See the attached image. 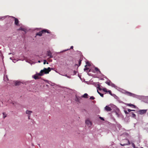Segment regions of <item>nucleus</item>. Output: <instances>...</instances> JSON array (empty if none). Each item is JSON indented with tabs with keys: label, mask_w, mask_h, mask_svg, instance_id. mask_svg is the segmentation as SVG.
Returning a JSON list of instances; mask_svg holds the SVG:
<instances>
[{
	"label": "nucleus",
	"mask_w": 148,
	"mask_h": 148,
	"mask_svg": "<svg viewBox=\"0 0 148 148\" xmlns=\"http://www.w3.org/2000/svg\"><path fill=\"white\" fill-rule=\"evenodd\" d=\"M51 70V68L50 67H48L47 69L44 68L43 70L40 71V73L35 75L34 76V78L35 79H39L40 78L39 76H42L44 74H48Z\"/></svg>",
	"instance_id": "nucleus-1"
},
{
	"label": "nucleus",
	"mask_w": 148,
	"mask_h": 148,
	"mask_svg": "<svg viewBox=\"0 0 148 148\" xmlns=\"http://www.w3.org/2000/svg\"><path fill=\"white\" fill-rule=\"evenodd\" d=\"M46 33L49 34L50 33L49 30H47V29H43L41 31L39 32L38 33H37L36 34V35L41 36L42 35V34L45 33Z\"/></svg>",
	"instance_id": "nucleus-2"
},
{
	"label": "nucleus",
	"mask_w": 148,
	"mask_h": 148,
	"mask_svg": "<svg viewBox=\"0 0 148 148\" xmlns=\"http://www.w3.org/2000/svg\"><path fill=\"white\" fill-rule=\"evenodd\" d=\"M106 83L108 85L111 86L112 87H115V84L112 83L110 80H108L106 81Z\"/></svg>",
	"instance_id": "nucleus-3"
},
{
	"label": "nucleus",
	"mask_w": 148,
	"mask_h": 148,
	"mask_svg": "<svg viewBox=\"0 0 148 148\" xmlns=\"http://www.w3.org/2000/svg\"><path fill=\"white\" fill-rule=\"evenodd\" d=\"M125 94L128 96L133 97H134L136 95L135 94L128 91H125Z\"/></svg>",
	"instance_id": "nucleus-4"
},
{
	"label": "nucleus",
	"mask_w": 148,
	"mask_h": 148,
	"mask_svg": "<svg viewBox=\"0 0 148 148\" xmlns=\"http://www.w3.org/2000/svg\"><path fill=\"white\" fill-rule=\"evenodd\" d=\"M85 123L86 125H87L89 127H90L91 125V122L89 120V119H87Z\"/></svg>",
	"instance_id": "nucleus-5"
},
{
	"label": "nucleus",
	"mask_w": 148,
	"mask_h": 148,
	"mask_svg": "<svg viewBox=\"0 0 148 148\" xmlns=\"http://www.w3.org/2000/svg\"><path fill=\"white\" fill-rule=\"evenodd\" d=\"M147 110H140L138 111V113L140 114H143L145 113Z\"/></svg>",
	"instance_id": "nucleus-6"
},
{
	"label": "nucleus",
	"mask_w": 148,
	"mask_h": 148,
	"mask_svg": "<svg viewBox=\"0 0 148 148\" xmlns=\"http://www.w3.org/2000/svg\"><path fill=\"white\" fill-rule=\"evenodd\" d=\"M12 17L14 19V23L15 25H18V23H19V21L18 19L16 18Z\"/></svg>",
	"instance_id": "nucleus-7"
},
{
	"label": "nucleus",
	"mask_w": 148,
	"mask_h": 148,
	"mask_svg": "<svg viewBox=\"0 0 148 148\" xmlns=\"http://www.w3.org/2000/svg\"><path fill=\"white\" fill-rule=\"evenodd\" d=\"M105 109L108 112L112 110V109L110 108V107L108 106H106L105 108Z\"/></svg>",
	"instance_id": "nucleus-8"
},
{
	"label": "nucleus",
	"mask_w": 148,
	"mask_h": 148,
	"mask_svg": "<svg viewBox=\"0 0 148 148\" xmlns=\"http://www.w3.org/2000/svg\"><path fill=\"white\" fill-rule=\"evenodd\" d=\"M47 56H49L50 58H52L53 57V56L52 55V53L50 51H47Z\"/></svg>",
	"instance_id": "nucleus-9"
},
{
	"label": "nucleus",
	"mask_w": 148,
	"mask_h": 148,
	"mask_svg": "<svg viewBox=\"0 0 148 148\" xmlns=\"http://www.w3.org/2000/svg\"><path fill=\"white\" fill-rule=\"evenodd\" d=\"M32 113V112L31 111L27 110L26 111V113L28 114V115H30Z\"/></svg>",
	"instance_id": "nucleus-10"
},
{
	"label": "nucleus",
	"mask_w": 148,
	"mask_h": 148,
	"mask_svg": "<svg viewBox=\"0 0 148 148\" xmlns=\"http://www.w3.org/2000/svg\"><path fill=\"white\" fill-rule=\"evenodd\" d=\"M127 141V142H128V143L127 144H120V145H121L122 146H124L125 145H130V143L129 141L127 139L126 140Z\"/></svg>",
	"instance_id": "nucleus-11"
},
{
	"label": "nucleus",
	"mask_w": 148,
	"mask_h": 148,
	"mask_svg": "<svg viewBox=\"0 0 148 148\" xmlns=\"http://www.w3.org/2000/svg\"><path fill=\"white\" fill-rule=\"evenodd\" d=\"M98 88L99 89V90H102V89L100 88L99 87H98ZM102 90L103 91H104L105 92H108V90H107V89L106 88H103L102 89Z\"/></svg>",
	"instance_id": "nucleus-12"
},
{
	"label": "nucleus",
	"mask_w": 148,
	"mask_h": 148,
	"mask_svg": "<svg viewBox=\"0 0 148 148\" xmlns=\"http://www.w3.org/2000/svg\"><path fill=\"white\" fill-rule=\"evenodd\" d=\"M127 105L129 106L133 107L134 108H136V106L135 105L131 103H127Z\"/></svg>",
	"instance_id": "nucleus-13"
},
{
	"label": "nucleus",
	"mask_w": 148,
	"mask_h": 148,
	"mask_svg": "<svg viewBox=\"0 0 148 148\" xmlns=\"http://www.w3.org/2000/svg\"><path fill=\"white\" fill-rule=\"evenodd\" d=\"M82 97L87 98H88V95L87 93H85L84 95L82 96Z\"/></svg>",
	"instance_id": "nucleus-14"
},
{
	"label": "nucleus",
	"mask_w": 148,
	"mask_h": 148,
	"mask_svg": "<svg viewBox=\"0 0 148 148\" xmlns=\"http://www.w3.org/2000/svg\"><path fill=\"white\" fill-rule=\"evenodd\" d=\"M87 66V65H86L85 66V68L84 69V71H87L89 69V68L86 67V66Z\"/></svg>",
	"instance_id": "nucleus-15"
},
{
	"label": "nucleus",
	"mask_w": 148,
	"mask_h": 148,
	"mask_svg": "<svg viewBox=\"0 0 148 148\" xmlns=\"http://www.w3.org/2000/svg\"><path fill=\"white\" fill-rule=\"evenodd\" d=\"M20 83L19 82L16 81L15 82V85L16 86L19 85L20 84Z\"/></svg>",
	"instance_id": "nucleus-16"
},
{
	"label": "nucleus",
	"mask_w": 148,
	"mask_h": 148,
	"mask_svg": "<svg viewBox=\"0 0 148 148\" xmlns=\"http://www.w3.org/2000/svg\"><path fill=\"white\" fill-rule=\"evenodd\" d=\"M3 118L4 119L7 116V115L5 112H3Z\"/></svg>",
	"instance_id": "nucleus-17"
},
{
	"label": "nucleus",
	"mask_w": 148,
	"mask_h": 148,
	"mask_svg": "<svg viewBox=\"0 0 148 148\" xmlns=\"http://www.w3.org/2000/svg\"><path fill=\"white\" fill-rule=\"evenodd\" d=\"M81 61H82V60H79V61L78 62H79V65H77V64H76L75 65H77L78 66H80L81 64Z\"/></svg>",
	"instance_id": "nucleus-18"
},
{
	"label": "nucleus",
	"mask_w": 148,
	"mask_h": 148,
	"mask_svg": "<svg viewBox=\"0 0 148 148\" xmlns=\"http://www.w3.org/2000/svg\"><path fill=\"white\" fill-rule=\"evenodd\" d=\"M131 114H132V117L134 118H135L136 117V115L133 112L131 113Z\"/></svg>",
	"instance_id": "nucleus-19"
},
{
	"label": "nucleus",
	"mask_w": 148,
	"mask_h": 148,
	"mask_svg": "<svg viewBox=\"0 0 148 148\" xmlns=\"http://www.w3.org/2000/svg\"><path fill=\"white\" fill-rule=\"evenodd\" d=\"M95 70L96 71V72H98V71H99L100 72L99 70V69L97 68V67H95Z\"/></svg>",
	"instance_id": "nucleus-20"
},
{
	"label": "nucleus",
	"mask_w": 148,
	"mask_h": 148,
	"mask_svg": "<svg viewBox=\"0 0 148 148\" xmlns=\"http://www.w3.org/2000/svg\"><path fill=\"white\" fill-rule=\"evenodd\" d=\"M90 99L94 100L95 99V98L93 96H91L90 97Z\"/></svg>",
	"instance_id": "nucleus-21"
},
{
	"label": "nucleus",
	"mask_w": 148,
	"mask_h": 148,
	"mask_svg": "<svg viewBox=\"0 0 148 148\" xmlns=\"http://www.w3.org/2000/svg\"><path fill=\"white\" fill-rule=\"evenodd\" d=\"M132 146L133 147V148H135L136 146H135V145L134 144V143H132Z\"/></svg>",
	"instance_id": "nucleus-22"
},
{
	"label": "nucleus",
	"mask_w": 148,
	"mask_h": 148,
	"mask_svg": "<svg viewBox=\"0 0 148 148\" xmlns=\"http://www.w3.org/2000/svg\"><path fill=\"white\" fill-rule=\"evenodd\" d=\"M108 92L109 94L111 95H112V94L111 93V91L110 90H108Z\"/></svg>",
	"instance_id": "nucleus-23"
},
{
	"label": "nucleus",
	"mask_w": 148,
	"mask_h": 148,
	"mask_svg": "<svg viewBox=\"0 0 148 148\" xmlns=\"http://www.w3.org/2000/svg\"><path fill=\"white\" fill-rule=\"evenodd\" d=\"M86 64H87L88 66H90V64L88 62H86Z\"/></svg>",
	"instance_id": "nucleus-24"
},
{
	"label": "nucleus",
	"mask_w": 148,
	"mask_h": 148,
	"mask_svg": "<svg viewBox=\"0 0 148 148\" xmlns=\"http://www.w3.org/2000/svg\"><path fill=\"white\" fill-rule=\"evenodd\" d=\"M99 95H100V96L101 97H103V94H101V93H99Z\"/></svg>",
	"instance_id": "nucleus-25"
},
{
	"label": "nucleus",
	"mask_w": 148,
	"mask_h": 148,
	"mask_svg": "<svg viewBox=\"0 0 148 148\" xmlns=\"http://www.w3.org/2000/svg\"><path fill=\"white\" fill-rule=\"evenodd\" d=\"M99 118L101 120H103V121H104V119L101 117H99Z\"/></svg>",
	"instance_id": "nucleus-26"
},
{
	"label": "nucleus",
	"mask_w": 148,
	"mask_h": 148,
	"mask_svg": "<svg viewBox=\"0 0 148 148\" xmlns=\"http://www.w3.org/2000/svg\"><path fill=\"white\" fill-rule=\"evenodd\" d=\"M125 113L126 114H129V112H127V111H125Z\"/></svg>",
	"instance_id": "nucleus-27"
},
{
	"label": "nucleus",
	"mask_w": 148,
	"mask_h": 148,
	"mask_svg": "<svg viewBox=\"0 0 148 148\" xmlns=\"http://www.w3.org/2000/svg\"><path fill=\"white\" fill-rule=\"evenodd\" d=\"M127 110L129 112H130L131 111V110H130V109H128Z\"/></svg>",
	"instance_id": "nucleus-28"
},
{
	"label": "nucleus",
	"mask_w": 148,
	"mask_h": 148,
	"mask_svg": "<svg viewBox=\"0 0 148 148\" xmlns=\"http://www.w3.org/2000/svg\"><path fill=\"white\" fill-rule=\"evenodd\" d=\"M19 30H21L22 31H24V29H23V28H21L19 29Z\"/></svg>",
	"instance_id": "nucleus-29"
},
{
	"label": "nucleus",
	"mask_w": 148,
	"mask_h": 148,
	"mask_svg": "<svg viewBox=\"0 0 148 148\" xmlns=\"http://www.w3.org/2000/svg\"><path fill=\"white\" fill-rule=\"evenodd\" d=\"M46 60H44V64H46Z\"/></svg>",
	"instance_id": "nucleus-30"
},
{
	"label": "nucleus",
	"mask_w": 148,
	"mask_h": 148,
	"mask_svg": "<svg viewBox=\"0 0 148 148\" xmlns=\"http://www.w3.org/2000/svg\"><path fill=\"white\" fill-rule=\"evenodd\" d=\"M28 119H30V115H28Z\"/></svg>",
	"instance_id": "nucleus-31"
},
{
	"label": "nucleus",
	"mask_w": 148,
	"mask_h": 148,
	"mask_svg": "<svg viewBox=\"0 0 148 148\" xmlns=\"http://www.w3.org/2000/svg\"><path fill=\"white\" fill-rule=\"evenodd\" d=\"M97 92L98 93V94H99V93H100L99 91L98 90H97Z\"/></svg>",
	"instance_id": "nucleus-32"
},
{
	"label": "nucleus",
	"mask_w": 148,
	"mask_h": 148,
	"mask_svg": "<svg viewBox=\"0 0 148 148\" xmlns=\"http://www.w3.org/2000/svg\"><path fill=\"white\" fill-rule=\"evenodd\" d=\"M73 46H71V49H73Z\"/></svg>",
	"instance_id": "nucleus-33"
},
{
	"label": "nucleus",
	"mask_w": 148,
	"mask_h": 148,
	"mask_svg": "<svg viewBox=\"0 0 148 148\" xmlns=\"http://www.w3.org/2000/svg\"><path fill=\"white\" fill-rule=\"evenodd\" d=\"M135 110H131V111H135Z\"/></svg>",
	"instance_id": "nucleus-34"
},
{
	"label": "nucleus",
	"mask_w": 148,
	"mask_h": 148,
	"mask_svg": "<svg viewBox=\"0 0 148 148\" xmlns=\"http://www.w3.org/2000/svg\"><path fill=\"white\" fill-rule=\"evenodd\" d=\"M74 72L75 73V74L76 73V72H75V71H74Z\"/></svg>",
	"instance_id": "nucleus-35"
},
{
	"label": "nucleus",
	"mask_w": 148,
	"mask_h": 148,
	"mask_svg": "<svg viewBox=\"0 0 148 148\" xmlns=\"http://www.w3.org/2000/svg\"><path fill=\"white\" fill-rule=\"evenodd\" d=\"M47 64H48V63L47 62Z\"/></svg>",
	"instance_id": "nucleus-36"
},
{
	"label": "nucleus",
	"mask_w": 148,
	"mask_h": 148,
	"mask_svg": "<svg viewBox=\"0 0 148 148\" xmlns=\"http://www.w3.org/2000/svg\"><path fill=\"white\" fill-rule=\"evenodd\" d=\"M65 76H67V75H66Z\"/></svg>",
	"instance_id": "nucleus-37"
},
{
	"label": "nucleus",
	"mask_w": 148,
	"mask_h": 148,
	"mask_svg": "<svg viewBox=\"0 0 148 148\" xmlns=\"http://www.w3.org/2000/svg\"><path fill=\"white\" fill-rule=\"evenodd\" d=\"M142 148H143V147H142Z\"/></svg>",
	"instance_id": "nucleus-38"
}]
</instances>
